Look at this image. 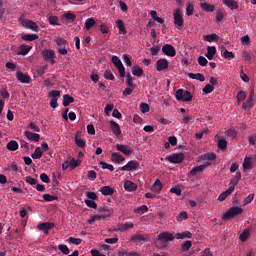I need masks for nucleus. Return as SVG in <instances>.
<instances>
[{
    "label": "nucleus",
    "instance_id": "obj_24",
    "mask_svg": "<svg viewBox=\"0 0 256 256\" xmlns=\"http://www.w3.org/2000/svg\"><path fill=\"white\" fill-rule=\"evenodd\" d=\"M202 171H205V166H196L189 172L188 177H195L197 173H202Z\"/></svg>",
    "mask_w": 256,
    "mask_h": 256
},
{
    "label": "nucleus",
    "instance_id": "obj_28",
    "mask_svg": "<svg viewBox=\"0 0 256 256\" xmlns=\"http://www.w3.org/2000/svg\"><path fill=\"white\" fill-rule=\"evenodd\" d=\"M233 187H229L226 191L222 192L219 197H218V201H225L227 199V197H229V195H231V193H233Z\"/></svg>",
    "mask_w": 256,
    "mask_h": 256
},
{
    "label": "nucleus",
    "instance_id": "obj_35",
    "mask_svg": "<svg viewBox=\"0 0 256 256\" xmlns=\"http://www.w3.org/2000/svg\"><path fill=\"white\" fill-rule=\"evenodd\" d=\"M22 41H37L39 39V35L37 34H24L21 37Z\"/></svg>",
    "mask_w": 256,
    "mask_h": 256
},
{
    "label": "nucleus",
    "instance_id": "obj_29",
    "mask_svg": "<svg viewBox=\"0 0 256 256\" xmlns=\"http://www.w3.org/2000/svg\"><path fill=\"white\" fill-rule=\"evenodd\" d=\"M116 27L119 29L120 35H127V30L125 29V23H123V20H117Z\"/></svg>",
    "mask_w": 256,
    "mask_h": 256
},
{
    "label": "nucleus",
    "instance_id": "obj_39",
    "mask_svg": "<svg viewBox=\"0 0 256 256\" xmlns=\"http://www.w3.org/2000/svg\"><path fill=\"white\" fill-rule=\"evenodd\" d=\"M133 227H135V224L133 223H125V224H120L118 226V231H129V229H133Z\"/></svg>",
    "mask_w": 256,
    "mask_h": 256
},
{
    "label": "nucleus",
    "instance_id": "obj_51",
    "mask_svg": "<svg viewBox=\"0 0 256 256\" xmlns=\"http://www.w3.org/2000/svg\"><path fill=\"white\" fill-rule=\"evenodd\" d=\"M79 165H81V160L77 159H72L70 161V170L73 171V169H75L76 167H79Z\"/></svg>",
    "mask_w": 256,
    "mask_h": 256
},
{
    "label": "nucleus",
    "instance_id": "obj_59",
    "mask_svg": "<svg viewBox=\"0 0 256 256\" xmlns=\"http://www.w3.org/2000/svg\"><path fill=\"white\" fill-rule=\"evenodd\" d=\"M227 137H230V139H235L237 137V131L235 129H229L226 131Z\"/></svg>",
    "mask_w": 256,
    "mask_h": 256
},
{
    "label": "nucleus",
    "instance_id": "obj_13",
    "mask_svg": "<svg viewBox=\"0 0 256 256\" xmlns=\"http://www.w3.org/2000/svg\"><path fill=\"white\" fill-rule=\"evenodd\" d=\"M156 69L157 71H165V69H169V61L165 58H160L156 61Z\"/></svg>",
    "mask_w": 256,
    "mask_h": 256
},
{
    "label": "nucleus",
    "instance_id": "obj_54",
    "mask_svg": "<svg viewBox=\"0 0 256 256\" xmlns=\"http://www.w3.org/2000/svg\"><path fill=\"white\" fill-rule=\"evenodd\" d=\"M85 205H87V207H89L90 209H97V203L95 202V200H85Z\"/></svg>",
    "mask_w": 256,
    "mask_h": 256
},
{
    "label": "nucleus",
    "instance_id": "obj_33",
    "mask_svg": "<svg viewBox=\"0 0 256 256\" xmlns=\"http://www.w3.org/2000/svg\"><path fill=\"white\" fill-rule=\"evenodd\" d=\"M176 239H191L193 237V234L190 231H184L181 233H176Z\"/></svg>",
    "mask_w": 256,
    "mask_h": 256
},
{
    "label": "nucleus",
    "instance_id": "obj_37",
    "mask_svg": "<svg viewBox=\"0 0 256 256\" xmlns=\"http://www.w3.org/2000/svg\"><path fill=\"white\" fill-rule=\"evenodd\" d=\"M204 41L213 43L214 41H219V36L217 34H207L204 36Z\"/></svg>",
    "mask_w": 256,
    "mask_h": 256
},
{
    "label": "nucleus",
    "instance_id": "obj_50",
    "mask_svg": "<svg viewBox=\"0 0 256 256\" xmlns=\"http://www.w3.org/2000/svg\"><path fill=\"white\" fill-rule=\"evenodd\" d=\"M215 89V87H213V85L211 84H207L204 88H203V94L204 95H209V93H213V90Z\"/></svg>",
    "mask_w": 256,
    "mask_h": 256
},
{
    "label": "nucleus",
    "instance_id": "obj_12",
    "mask_svg": "<svg viewBox=\"0 0 256 256\" xmlns=\"http://www.w3.org/2000/svg\"><path fill=\"white\" fill-rule=\"evenodd\" d=\"M139 167V162L136 160L129 161L125 166L120 168V171H136Z\"/></svg>",
    "mask_w": 256,
    "mask_h": 256
},
{
    "label": "nucleus",
    "instance_id": "obj_43",
    "mask_svg": "<svg viewBox=\"0 0 256 256\" xmlns=\"http://www.w3.org/2000/svg\"><path fill=\"white\" fill-rule=\"evenodd\" d=\"M149 211V208L147 205H142L136 209H134V213H138V215H143V213H147Z\"/></svg>",
    "mask_w": 256,
    "mask_h": 256
},
{
    "label": "nucleus",
    "instance_id": "obj_20",
    "mask_svg": "<svg viewBox=\"0 0 256 256\" xmlns=\"http://www.w3.org/2000/svg\"><path fill=\"white\" fill-rule=\"evenodd\" d=\"M31 49H33V46H29L27 44H22L18 48V55H27L29 53V51H31Z\"/></svg>",
    "mask_w": 256,
    "mask_h": 256
},
{
    "label": "nucleus",
    "instance_id": "obj_5",
    "mask_svg": "<svg viewBox=\"0 0 256 256\" xmlns=\"http://www.w3.org/2000/svg\"><path fill=\"white\" fill-rule=\"evenodd\" d=\"M44 61H49L51 65H55V50L44 49L42 51Z\"/></svg>",
    "mask_w": 256,
    "mask_h": 256
},
{
    "label": "nucleus",
    "instance_id": "obj_60",
    "mask_svg": "<svg viewBox=\"0 0 256 256\" xmlns=\"http://www.w3.org/2000/svg\"><path fill=\"white\" fill-rule=\"evenodd\" d=\"M193 247V243L190 240H187L183 245H182V251H189Z\"/></svg>",
    "mask_w": 256,
    "mask_h": 256
},
{
    "label": "nucleus",
    "instance_id": "obj_63",
    "mask_svg": "<svg viewBox=\"0 0 256 256\" xmlns=\"http://www.w3.org/2000/svg\"><path fill=\"white\" fill-rule=\"evenodd\" d=\"M25 181H26V183H28V185H37V179H35L31 176H26Z\"/></svg>",
    "mask_w": 256,
    "mask_h": 256
},
{
    "label": "nucleus",
    "instance_id": "obj_11",
    "mask_svg": "<svg viewBox=\"0 0 256 256\" xmlns=\"http://www.w3.org/2000/svg\"><path fill=\"white\" fill-rule=\"evenodd\" d=\"M55 227L54 223L51 222H43L37 226L39 231H43L44 235H49V230Z\"/></svg>",
    "mask_w": 256,
    "mask_h": 256
},
{
    "label": "nucleus",
    "instance_id": "obj_57",
    "mask_svg": "<svg viewBox=\"0 0 256 256\" xmlns=\"http://www.w3.org/2000/svg\"><path fill=\"white\" fill-rule=\"evenodd\" d=\"M112 63L115 65L116 68L121 67L123 65V62H121V59L117 56L112 57Z\"/></svg>",
    "mask_w": 256,
    "mask_h": 256
},
{
    "label": "nucleus",
    "instance_id": "obj_10",
    "mask_svg": "<svg viewBox=\"0 0 256 256\" xmlns=\"http://www.w3.org/2000/svg\"><path fill=\"white\" fill-rule=\"evenodd\" d=\"M162 53H164V55H167L168 57H175L177 55L175 47H173V45L171 44H165L162 47Z\"/></svg>",
    "mask_w": 256,
    "mask_h": 256
},
{
    "label": "nucleus",
    "instance_id": "obj_15",
    "mask_svg": "<svg viewBox=\"0 0 256 256\" xmlns=\"http://www.w3.org/2000/svg\"><path fill=\"white\" fill-rule=\"evenodd\" d=\"M16 79L20 81V83H30L31 81V76L29 74H25L21 71L16 72Z\"/></svg>",
    "mask_w": 256,
    "mask_h": 256
},
{
    "label": "nucleus",
    "instance_id": "obj_38",
    "mask_svg": "<svg viewBox=\"0 0 256 256\" xmlns=\"http://www.w3.org/2000/svg\"><path fill=\"white\" fill-rule=\"evenodd\" d=\"M224 5L228 6V8L231 9L232 11L234 9H239V4H237V2L233 0H224Z\"/></svg>",
    "mask_w": 256,
    "mask_h": 256
},
{
    "label": "nucleus",
    "instance_id": "obj_22",
    "mask_svg": "<svg viewBox=\"0 0 256 256\" xmlns=\"http://www.w3.org/2000/svg\"><path fill=\"white\" fill-rule=\"evenodd\" d=\"M162 189L163 183H161V180L157 179L152 185L151 191H153L154 193H161Z\"/></svg>",
    "mask_w": 256,
    "mask_h": 256
},
{
    "label": "nucleus",
    "instance_id": "obj_36",
    "mask_svg": "<svg viewBox=\"0 0 256 256\" xmlns=\"http://www.w3.org/2000/svg\"><path fill=\"white\" fill-rule=\"evenodd\" d=\"M6 147L8 151H17V149H19V143L15 140H11L10 142L7 143Z\"/></svg>",
    "mask_w": 256,
    "mask_h": 256
},
{
    "label": "nucleus",
    "instance_id": "obj_25",
    "mask_svg": "<svg viewBox=\"0 0 256 256\" xmlns=\"http://www.w3.org/2000/svg\"><path fill=\"white\" fill-rule=\"evenodd\" d=\"M62 19L68 21V23H75V20L77 19V15L68 12V13H64L62 15Z\"/></svg>",
    "mask_w": 256,
    "mask_h": 256
},
{
    "label": "nucleus",
    "instance_id": "obj_9",
    "mask_svg": "<svg viewBox=\"0 0 256 256\" xmlns=\"http://www.w3.org/2000/svg\"><path fill=\"white\" fill-rule=\"evenodd\" d=\"M23 27L25 29H31V31H35V33H39V26L37 25L36 22H33L32 20L29 19H24L21 21Z\"/></svg>",
    "mask_w": 256,
    "mask_h": 256
},
{
    "label": "nucleus",
    "instance_id": "obj_64",
    "mask_svg": "<svg viewBox=\"0 0 256 256\" xmlns=\"http://www.w3.org/2000/svg\"><path fill=\"white\" fill-rule=\"evenodd\" d=\"M193 11H195L193 4H188L186 7V15H188V17H191V15H193Z\"/></svg>",
    "mask_w": 256,
    "mask_h": 256
},
{
    "label": "nucleus",
    "instance_id": "obj_56",
    "mask_svg": "<svg viewBox=\"0 0 256 256\" xmlns=\"http://www.w3.org/2000/svg\"><path fill=\"white\" fill-rule=\"evenodd\" d=\"M100 165H101L102 169H108V171H115V167H113V165H111V164L101 161Z\"/></svg>",
    "mask_w": 256,
    "mask_h": 256
},
{
    "label": "nucleus",
    "instance_id": "obj_3",
    "mask_svg": "<svg viewBox=\"0 0 256 256\" xmlns=\"http://www.w3.org/2000/svg\"><path fill=\"white\" fill-rule=\"evenodd\" d=\"M176 99L177 101H183L184 103H187L189 101H193V95L189 91H185L183 89H179L176 92Z\"/></svg>",
    "mask_w": 256,
    "mask_h": 256
},
{
    "label": "nucleus",
    "instance_id": "obj_44",
    "mask_svg": "<svg viewBox=\"0 0 256 256\" xmlns=\"http://www.w3.org/2000/svg\"><path fill=\"white\" fill-rule=\"evenodd\" d=\"M249 235H250L249 229H245V230L240 234V241H242V243H245V241H247V239H249Z\"/></svg>",
    "mask_w": 256,
    "mask_h": 256
},
{
    "label": "nucleus",
    "instance_id": "obj_16",
    "mask_svg": "<svg viewBox=\"0 0 256 256\" xmlns=\"http://www.w3.org/2000/svg\"><path fill=\"white\" fill-rule=\"evenodd\" d=\"M110 125H111L110 129L113 135H115L116 137L121 136V126H119V124L114 120L110 121Z\"/></svg>",
    "mask_w": 256,
    "mask_h": 256
},
{
    "label": "nucleus",
    "instance_id": "obj_49",
    "mask_svg": "<svg viewBox=\"0 0 256 256\" xmlns=\"http://www.w3.org/2000/svg\"><path fill=\"white\" fill-rule=\"evenodd\" d=\"M75 143H76L77 147H81V149H83L86 145L85 140L81 139V137H79V136L75 137Z\"/></svg>",
    "mask_w": 256,
    "mask_h": 256
},
{
    "label": "nucleus",
    "instance_id": "obj_6",
    "mask_svg": "<svg viewBox=\"0 0 256 256\" xmlns=\"http://www.w3.org/2000/svg\"><path fill=\"white\" fill-rule=\"evenodd\" d=\"M167 161H169V163H174V164L183 163V161H185V154L183 153L171 154L170 156H167Z\"/></svg>",
    "mask_w": 256,
    "mask_h": 256
},
{
    "label": "nucleus",
    "instance_id": "obj_48",
    "mask_svg": "<svg viewBox=\"0 0 256 256\" xmlns=\"http://www.w3.org/2000/svg\"><path fill=\"white\" fill-rule=\"evenodd\" d=\"M91 27H95V18H88L85 22V28L87 30L91 29Z\"/></svg>",
    "mask_w": 256,
    "mask_h": 256
},
{
    "label": "nucleus",
    "instance_id": "obj_30",
    "mask_svg": "<svg viewBox=\"0 0 256 256\" xmlns=\"http://www.w3.org/2000/svg\"><path fill=\"white\" fill-rule=\"evenodd\" d=\"M71 103H75V99L72 96H70L69 94H65L63 96L62 104L64 105V107H69V105H71Z\"/></svg>",
    "mask_w": 256,
    "mask_h": 256
},
{
    "label": "nucleus",
    "instance_id": "obj_1",
    "mask_svg": "<svg viewBox=\"0 0 256 256\" xmlns=\"http://www.w3.org/2000/svg\"><path fill=\"white\" fill-rule=\"evenodd\" d=\"M241 213H243V208L238 206H233L224 213V215L222 216V219L224 221H229V219H233V217H237V215H241Z\"/></svg>",
    "mask_w": 256,
    "mask_h": 256
},
{
    "label": "nucleus",
    "instance_id": "obj_58",
    "mask_svg": "<svg viewBox=\"0 0 256 256\" xmlns=\"http://www.w3.org/2000/svg\"><path fill=\"white\" fill-rule=\"evenodd\" d=\"M225 17V14L223 13V11L218 10L217 14H216V23H221V21H223Z\"/></svg>",
    "mask_w": 256,
    "mask_h": 256
},
{
    "label": "nucleus",
    "instance_id": "obj_18",
    "mask_svg": "<svg viewBox=\"0 0 256 256\" xmlns=\"http://www.w3.org/2000/svg\"><path fill=\"white\" fill-rule=\"evenodd\" d=\"M25 137H27L29 141H35V143H39V140L41 139V135L33 133L31 131H26Z\"/></svg>",
    "mask_w": 256,
    "mask_h": 256
},
{
    "label": "nucleus",
    "instance_id": "obj_55",
    "mask_svg": "<svg viewBox=\"0 0 256 256\" xmlns=\"http://www.w3.org/2000/svg\"><path fill=\"white\" fill-rule=\"evenodd\" d=\"M218 149H221V151L227 149V140L225 139H220L218 141Z\"/></svg>",
    "mask_w": 256,
    "mask_h": 256
},
{
    "label": "nucleus",
    "instance_id": "obj_14",
    "mask_svg": "<svg viewBox=\"0 0 256 256\" xmlns=\"http://www.w3.org/2000/svg\"><path fill=\"white\" fill-rule=\"evenodd\" d=\"M117 151H120L126 156L131 155L133 153V150L131 149V146L123 145V144H116Z\"/></svg>",
    "mask_w": 256,
    "mask_h": 256
},
{
    "label": "nucleus",
    "instance_id": "obj_52",
    "mask_svg": "<svg viewBox=\"0 0 256 256\" xmlns=\"http://www.w3.org/2000/svg\"><path fill=\"white\" fill-rule=\"evenodd\" d=\"M207 63H209V61L207 60V58H205V56H199L198 57V64L201 67H207Z\"/></svg>",
    "mask_w": 256,
    "mask_h": 256
},
{
    "label": "nucleus",
    "instance_id": "obj_41",
    "mask_svg": "<svg viewBox=\"0 0 256 256\" xmlns=\"http://www.w3.org/2000/svg\"><path fill=\"white\" fill-rule=\"evenodd\" d=\"M189 219V215L187 214V211H181L177 216L176 220L178 223H181L182 221H187Z\"/></svg>",
    "mask_w": 256,
    "mask_h": 256
},
{
    "label": "nucleus",
    "instance_id": "obj_7",
    "mask_svg": "<svg viewBox=\"0 0 256 256\" xmlns=\"http://www.w3.org/2000/svg\"><path fill=\"white\" fill-rule=\"evenodd\" d=\"M130 241L132 243H147L150 241L149 234H135L131 236Z\"/></svg>",
    "mask_w": 256,
    "mask_h": 256
},
{
    "label": "nucleus",
    "instance_id": "obj_40",
    "mask_svg": "<svg viewBox=\"0 0 256 256\" xmlns=\"http://www.w3.org/2000/svg\"><path fill=\"white\" fill-rule=\"evenodd\" d=\"M188 77H190V79H196L197 81H200L201 83H203V81H205V76L201 73H189Z\"/></svg>",
    "mask_w": 256,
    "mask_h": 256
},
{
    "label": "nucleus",
    "instance_id": "obj_19",
    "mask_svg": "<svg viewBox=\"0 0 256 256\" xmlns=\"http://www.w3.org/2000/svg\"><path fill=\"white\" fill-rule=\"evenodd\" d=\"M253 157H245L243 162L244 171H249L253 169Z\"/></svg>",
    "mask_w": 256,
    "mask_h": 256
},
{
    "label": "nucleus",
    "instance_id": "obj_45",
    "mask_svg": "<svg viewBox=\"0 0 256 256\" xmlns=\"http://www.w3.org/2000/svg\"><path fill=\"white\" fill-rule=\"evenodd\" d=\"M59 251H61V253H63V255H69V253H71V251L69 250V247L65 244H60L58 246Z\"/></svg>",
    "mask_w": 256,
    "mask_h": 256
},
{
    "label": "nucleus",
    "instance_id": "obj_17",
    "mask_svg": "<svg viewBox=\"0 0 256 256\" xmlns=\"http://www.w3.org/2000/svg\"><path fill=\"white\" fill-rule=\"evenodd\" d=\"M255 97V90L250 91V95L247 98V101L243 103L242 107L244 109H249V107H253V98Z\"/></svg>",
    "mask_w": 256,
    "mask_h": 256
},
{
    "label": "nucleus",
    "instance_id": "obj_53",
    "mask_svg": "<svg viewBox=\"0 0 256 256\" xmlns=\"http://www.w3.org/2000/svg\"><path fill=\"white\" fill-rule=\"evenodd\" d=\"M43 199L44 201L51 202V201H57L58 197L51 194H43Z\"/></svg>",
    "mask_w": 256,
    "mask_h": 256
},
{
    "label": "nucleus",
    "instance_id": "obj_23",
    "mask_svg": "<svg viewBox=\"0 0 256 256\" xmlns=\"http://www.w3.org/2000/svg\"><path fill=\"white\" fill-rule=\"evenodd\" d=\"M144 71L143 68H141V66L139 65H134L132 67V75H134L135 77H143Z\"/></svg>",
    "mask_w": 256,
    "mask_h": 256
},
{
    "label": "nucleus",
    "instance_id": "obj_42",
    "mask_svg": "<svg viewBox=\"0 0 256 256\" xmlns=\"http://www.w3.org/2000/svg\"><path fill=\"white\" fill-rule=\"evenodd\" d=\"M32 159H41L43 157V150H41V147H36L34 153L31 155Z\"/></svg>",
    "mask_w": 256,
    "mask_h": 256
},
{
    "label": "nucleus",
    "instance_id": "obj_27",
    "mask_svg": "<svg viewBox=\"0 0 256 256\" xmlns=\"http://www.w3.org/2000/svg\"><path fill=\"white\" fill-rule=\"evenodd\" d=\"M215 53H217V48L215 46L207 47L206 57L207 59H209V61L213 59V57L215 56Z\"/></svg>",
    "mask_w": 256,
    "mask_h": 256
},
{
    "label": "nucleus",
    "instance_id": "obj_34",
    "mask_svg": "<svg viewBox=\"0 0 256 256\" xmlns=\"http://www.w3.org/2000/svg\"><path fill=\"white\" fill-rule=\"evenodd\" d=\"M124 189H125L126 191H136V189H137V184L133 183L132 181L127 180V181L124 183Z\"/></svg>",
    "mask_w": 256,
    "mask_h": 256
},
{
    "label": "nucleus",
    "instance_id": "obj_4",
    "mask_svg": "<svg viewBox=\"0 0 256 256\" xmlns=\"http://www.w3.org/2000/svg\"><path fill=\"white\" fill-rule=\"evenodd\" d=\"M49 97L51 98L50 107H52V109H57V107H59L57 101L61 97V92H59V90H52L49 92Z\"/></svg>",
    "mask_w": 256,
    "mask_h": 256
},
{
    "label": "nucleus",
    "instance_id": "obj_32",
    "mask_svg": "<svg viewBox=\"0 0 256 256\" xmlns=\"http://www.w3.org/2000/svg\"><path fill=\"white\" fill-rule=\"evenodd\" d=\"M100 191L102 193V195H113V193H115V189H113V187L111 186H104L100 188Z\"/></svg>",
    "mask_w": 256,
    "mask_h": 256
},
{
    "label": "nucleus",
    "instance_id": "obj_31",
    "mask_svg": "<svg viewBox=\"0 0 256 256\" xmlns=\"http://www.w3.org/2000/svg\"><path fill=\"white\" fill-rule=\"evenodd\" d=\"M111 159L114 163H122V161H125V158L121 153L114 152L112 153Z\"/></svg>",
    "mask_w": 256,
    "mask_h": 256
},
{
    "label": "nucleus",
    "instance_id": "obj_62",
    "mask_svg": "<svg viewBox=\"0 0 256 256\" xmlns=\"http://www.w3.org/2000/svg\"><path fill=\"white\" fill-rule=\"evenodd\" d=\"M204 159L206 161H215V159H217V155H215V153H208L204 155Z\"/></svg>",
    "mask_w": 256,
    "mask_h": 256
},
{
    "label": "nucleus",
    "instance_id": "obj_21",
    "mask_svg": "<svg viewBox=\"0 0 256 256\" xmlns=\"http://www.w3.org/2000/svg\"><path fill=\"white\" fill-rule=\"evenodd\" d=\"M200 7L203 11H206V13H213V11H215V5L207 2L201 3Z\"/></svg>",
    "mask_w": 256,
    "mask_h": 256
},
{
    "label": "nucleus",
    "instance_id": "obj_47",
    "mask_svg": "<svg viewBox=\"0 0 256 256\" xmlns=\"http://www.w3.org/2000/svg\"><path fill=\"white\" fill-rule=\"evenodd\" d=\"M104 78L107 79V81H115V75H113L111 70H106L104 72Z\"/></svg>",
    "mask_w": 256,
    "mask_h": 256
},
{
    "label": "nucleus",
    "instance_id": "obj_2",
    "mask_svg": "<svg viewBox=\"0 0 256 256\" xmlns=\"http://www.w3.org/2000/svg\"><path fill=\"white\" fill-rule=\"evenodd\" d=\"M175 236L169 232H162L158 235V239L155 242L156 247H161V243H169V241H173Z\"/></svg>",
    "mask_w": 256,
    "mask_h": 256
},
{
    "label": "nucleus",
    "instance_id": "obj_26",
    "mask_svg": "<svg viewBox=\"0 0 256 256\" xmlns=\"http://www.w3.org/2000/svg\"><path fill=\"white\" fill-rule=\"evenodd\" d=\"M239 181H241V172H236V176L231 179L229 187H233V191H235V187H237Z\"/></svg>",
    "mask_w": 256,
    "mask_h": 256
},
{
    "label": "nucleus",
    "instance_id": "obj_61",
    "mask_svg": "<svg viewBox=\"0 0 256 256\" xmlns=\"http://www.w3.org/2000/svg\"><path fill=\"white\" fill-rule=\"evenodd\" d=\"M56 45L58 47H66L67 46V40H65L63 38H57L56 39Z\"/></svg>",
    "mask_w": 256,
    "mask_h": 256
},
{
    "label": "nucleus",
    "instance_id": "obj_8",
    "mask_svg": "<svg viewBox=\"0 0 256 256\" xmlns=\"http://www.w3.org/2000/svg\"><path fill=\"white\" fill-rule=\"evenodd\" d=\"M174 25L177 27H183L185 20H183V15H181V9L177 8L173 13Z\"/></svg>",
    "mask_w": 256,
    "mask_h": 256
},
{
    "label": "nucleus",
    "instance_id": "obj_46",
    "mask_svg": "<svg viewBox=\"0 0 256 256\" xmlns=\"http://www.w3.org/2000/svg\"><path fill=\"white\" fill-rule=\"evenodd\" d=\"M237 101L239 103L245 101V99H247V93H245V91L241 90L240 92H238L237 96Z\"/></svg>",
    "mask_w": 256,
    "mask_h": 256
}]
</instances>
